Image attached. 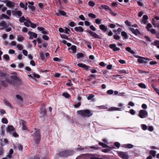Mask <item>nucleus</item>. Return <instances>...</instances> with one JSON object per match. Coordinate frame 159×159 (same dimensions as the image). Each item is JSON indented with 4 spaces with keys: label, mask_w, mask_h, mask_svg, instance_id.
Segmentation results:
<instances>
[{
    "label": "nucleus",
    "mask_w": 159,
    "mask_h": 159,
    "mask_svg": "<svg viewBox=\"0 0 159 159\" xmlns=\"http://www.w3.org/2000/svg\"><path fill=\"white\" fill-rule=\"evenodd\" d=\"M77 112L82 116L87 117L92 116L93 114L92 111L88 109L78 111Z\"/></svg>",
    "instance_id": "obj_1"
},
{
    "label": "nucleus",
    "mask_w": 159,
    "mask_h": 159,
    "mask_svg": "<svg viewBox=\"0 0 159 159\" xmlns=\"http://www.w3.org/2000/svg\"><path fill=\"white\" fill-rule=\"evenodd\" d=\"M13 74L14 75L11 76L9 78L7 77L6 78V81L9 84H14V82L18 81L19 80L16 73H13Z\"/></svg>",
    "instance_id": "obj_2"
},
{
    "label": "nucleus",
    "mask_w": 159,
    "mask_h": 159,
    "mask_svg": "<svg viewBox=\"0 0 159 159\" xmlns=\"http://www.w3.org/2000/svg\"><path fill=\"white\" fill-rule=\"evenodd\" d=\"M34 142L38 144L40 140V131L39 130H37L33 135Z\"/></svg>",
    "instance_id": "obj_3"
},
{
    "label": "nucleus",
    "mask_w": 159,
    "mask_h": 159,
    "mask_svg": "<svg viewBox=\"0 0 159 159\" xmlns=\"http://www.w3.org/2000/svg\"><path fill=\"white\" fill-rule=\"evenodd\" d=\"M73 152L71 150H65L61 152L59 155L62 157H66L73 154Z\"/></svg>",
    "instance_id": "obj_4"
},
{
    "label": "nucleus",
    "mask_w": 159,
    "mask_h": 159,
    "mask_svg": "<svg viewBox=\"0 0 159 159\" xmlns=\"http://www.w3.org/2000/svg\"><path fill=\"white\" fill-rule=\"evenodd\" d=\"M147 111L144 110H140L139 113V116L141 118H144L148 116Z\"/></svg>",
    "instance_id": "obj_5"
},
{
    "label": "nucleus",
    "mask_w": 159,
    "mask_h": 159,
    "mask_svg": "<svg viewBox=\"0 0 159 159\" xmlns=\"http://www.w3.org/2000/svg\"><path fill=\"white\" fill-rule=\"evenodd\" d=\"M0 1L6 4V6L9 7H13L15 5V3L11 2L9 0H1Z\"/></svg>",
    "instance_id": "obj_6"
},
{
    "label": "nucleus",
    "mask_w": 159,
    "mask_h": 159,
    "mask_svg": "<svg viewBox=\"0 0 159 159\" xmlns=\"http://www.w3.org/2000/svg\"><path fill=\"white\" fill-rule=\"evenodd\" d=\"M149 60L147 58L142 57H139L137 59L139 63H146Z\"/></svg>",
    "instance_id": "obj_7"
},
{
    "label": "nucleus",
    "mask_w": 159,
    "mask_h": 159,
    "mask_svg": "<svg viewBox=\"0 0 159 159\" xmlns=\"http://www.w3.org/2000/svg\"><path fill=\"white\" fill-rule=\"evenodd\" d=\"M118 156L123 159H128V156L127 152H119L118 153Z\"/></svg>",
    "instance_id": "obj_8"
},
{
    "label": "nucleus",
    "mask_w": 159,
    "mask_h": 159,
    "mask_svg": "<svg viewBox=\"0 0 159 159\" xmlns=\"http://www.w3.org/2000/svg\"><path fill=\"white\" fill-rule=\"evenodd\" d=\"M152 25L150 23L148 24L146 27V28L148 31L151 32L152 34H155L156 30L154 29H152Z\"/></svg>",
    "instance_id": "obj_9"
},
{
    "label": "nucleus",
    "mask_w": 159,
    "mask_h": 159,
    "mask_svg": "<svg viewBox=\"0 0 159 159\" xmlns=\"http://www.w3.org/2000/svg\"><path fill=\"white\" fill-rule=\"evenodd\" d=\"M30 35V39H33L34 38H37V35L36 33L31 31H29L28 33Z\"/></svg>",
    "instance_id": "obj_10"
},
{
    "label": "nucleus",
    "mask_w": 159,
    "mask_h": 159,
    "mask_svg": "<svg viewBox=\"0 0 159 159\" xmlns=\"http://www.w3.org/2000/svg\"><path fill=\"white\" fill-rule=\"evenodd\" d=\"M87 32L90 34L91 35L95 38L100 39L99 36L91 30L87 31Z\"/></svg>",
    "instance_id": "obj_11"
},
{
    "label": "nucleus",
    "mask_w": 159,
    "mask_h": 159,
    "mask_svg": "<svg viewBox=\"0 0 159 159\" xmlns=\"http://www.w3.org/2000/svg\"><path fill=\"white\" fill-rule=\"evenodd\" d=\"M7 27L6 22L3 21L0 23V30H3Z\"/></svg>",
    "instance_id": "obj_12"
},
{
    "label": "nucleus",
    "mask_w": 159,
    "mask_h": 159,
    "mask_svg": "<svg viewBox=\"0 0 159 159\" xmlns=\"http://www.w3.org/2000/svg\"><path fill=\"white\" fill-rule=\"evenodd\" d=\"M109 47L113 49L114 51H118L120 50L119 48L116 47L115 44H111L109 46Z\"/></svg>",
    "instance_id": "obj_13"
},
{
    "label": "nucleus",
    "mask_w": 159,
    "mask_h": 159,
    "mask_svg": "<svg viewBox=\"0 0 159 159\" xmlns=\"http://www.w3.org/2000/svg\"><path fill=\"white\" fill-rule=\"evenodd\" d=\"M28 76L33 79L35 78H39L40 77L39 75L36 74L35 72L32 73L31 74L28 75Z\"/></svg>",
    "instance_id": "obj_14"
},
{
    "label": "nucleus",
    "mask_w": 159,
    "mask_h": 159,
    "mask_svg": "<svg viewBox=\"0 0 159 159\" xmlns=\"http://www.w3.org/2000/svg\"><path fill=\"white\" fill-rule=\"evenodd\" d=\"M28 3L29 4V5L28 6V7L32 11H34L35 10V7L33 6L34 4V2H28Z\"/></svg>",
    "instance_id": "obj_15"
},
{
    "label": "nucleus",
    "mask_w": 159,
    "mask_h": 159,
    "mask_svg": "<svg viewBox=\"0 0 159 159\" xmlns=\"http://www.w3.org/2000/svg\"><path fill=\"white\" fill-rule=\"evenodd\" d=\"M129 29L134 34L136 35L139 33V30L137 29L135 30L133 28L130 27L129 28Z\"/></svg>",
    "instance_id": "obj_16"
},
{
    "label": "nucleus",
    "mask_w": 159,
    "mask_h": 159,
    "mask_svg": "<svg viewBox=\"0 0 159 159\" xmlns=\"http://www.w3.org/2000/svg\"><path fill=\"white\" fill-rule=\"evenodd\" d=\"M8 140L6 139H1L0 140V144L2 146H4L7 144L8 143Z\"/></svg>",
    "instance_id": "obj_17"
},
{
    "label": "nucleus",
    "mask_w": 159,
    "mask_h": 159,
    "mask_svg": "<svg viewBox=\"0 0 159 159\" xmlns=\"http://www.w3.org/2000/svg\"><path fill=\"white\" fill-rule=\"evenodd\" d=\"M14 129H15L12 125H8L7 129V131L8 132H11L14 131Z\"/></svg>",
    "instance_id": "obj_18"
},
{
    "label": "nucleus",
    "mask_w": 159,
    "mask_h": 159,
    "mask_svg": "<svg viewBox=\"0 0 159 159\" xmlns=\"http://www.w3.org/2000/svg\"><path fill=\"white\" fill-rule=\"evenodd\" d=\"M38 30L39 31H41L42 33L44 34H47L48 32L45 30V29L42 27H38Z\"/></svg>",
    "instance_id": "obj_19"
},
{
    "label": "nucleus",
    "mask_w": 159,
    "mask_h": 159,
    "mask_svg": "<svg viewBox=\"0 0 159 159\" xmlns=\"http://www.w3.org/2000/svg\"><path fill=\"white\" fill-rule=\"evenodd\" d=\"M74 29L77 32H82L84 30V29L81 26L76 27L74 28Z\"/></svg>",
    "instance_id": "obj_20"
},
{
    "label": "nucleus",
    "mask_w": 159,
    "mask_h": 159,
    "mask_svg": "<svg viewBox=\"0 0 159 159\" xmlns=\"http://www.w3.org/2000/svg\"><path fill=\"white\" fill-rule=\"evenodd\" d=\"M99 9H104L105 10H111V8H110L108 6L105 5H102L99 7Z\"/></svg>",
    "instance_id": "obj_21"
},
{
    "label": "nucleus",
    "mask_w": 159,
    "mask_h": 159,
    "mask_svg": "<svg viewBox=\"0 0 159 159\" xmlns=\"http://www.w3.org/2000/svg\"><path fill=\"white\" fill-rule=\"evenodd\" d=\"M4 103L6 106H8L10 108L12 107L11 104L7 100H4Z\"/></svg>",
    "instance_id": "obj_22"
},
{
    "label": "nucleus",
    "mask_w": 159,
    "mask_h": 159,
    "mask_svg": "<svg viewBox=\"0 0 159 159\" xmlns=\"http://www.w3.org/2000/svg\"><path fill=\"white\" fill-rule=\"evenodd\" d=\"M100 29L104 32H106L107 30V28L104 25H99Z\"/></svg>",
    "instance_id": "obj_23"
},
{
    "label": "nucleus",
    "mask_w": 159,
    "mask_h": 159,
    "mask_svg": "<svg viewBox=\"0 0 159 159\" xmlns=\"http://www.w3.org/2000/svg\"><path fill=\"white\" fill-rule=\"evenodd\" d=\"M56 14L58 16L59 15V14L61 15L65 16L66 15V13L63 11H61L60 10H59V12L58 13H56Z\"/></svg>",
    "instance_id": "obj_24"
},
{
    "label": "nucleus",
    "mask_w": 159,
    "mask_h": 159,
    "mask_svg": "<svg viewBox=\"0 0 159 159\" xmlns=\"http://www.w3.org/2000/svg\"><path fill=\"white\" fill-rule=\"evenodd\" d=\"M71 49L73 51V53H75L76 52V47L75 45H72L71 47L69 48L68 50Z\"/></svg>",
    "instance_id": "obj_25"
},
{
    "label": "nucleus",
    "mask_w": 159,
    "mask_h": 159,
    "mask_svg": "<svg viewBox=\"0 0 159 159\" xmlns=\"http://www.w3.org/2000/svg\"><path fill=\"white\" fill-rule=\"evenodd\" d=\"M20 122H21L22 125V128L23 130H26L27 129V128L26 126L25 125L26 122L23 120H21Z\"/></svg>",
    "instance_id": "obj_26"
},
{
    "label": "nucleus",
    "mask_w": 159,
    "mask_h": 159,
    "mask_svg": "<svg viewBox=\"0 0 159 159\" xmlns=\"http://www.w3.org/2000/svg\"><path fill=\"white\" fill-rule=\"evenodd\" d=\"M123 147L125 148H131L134 147V146L133 145L130 144H124L123 145Z\"/></svg>",
    "instance_id": "obj_27"
},
{
    "label": "nucleus",
    "mask_w": 159,
    "mask_h": 159,
    "mask_svg": "<svg viewBox=\"0 0 159 159\" xmlns=\"http://www.w3.org/2000/svg\"><path fill=\"white\" fill-rule=\"evenodd\" d=\"M120 108H118L116 107H111L108 109V110L110 111H120Z\"/></svg>",
    "instance_id": "obj_28"
},
{
    "label": "nucleus",
    "mask_w": 159,
    "mask_h": 159,
    "mask_svg": "<svg viewBox=\"0 0 159 159\" xmlns=\"http://www.w3.org/2000/svg\"><path fill=\"white\" fill-rule=\"evenodd\" d=\"M125 49L126 51L131 53V54H134L135 53L134 51L132 50L131 48L129 47H126L125 48Z\"/></svg>",
    "instance_id": "obj_29"
},
{
    "label": "nucleus",
    "mask_w": 159,
    "mask_h": 159,
    "mask_svg": "<svg viewBox=\"0 0 159 159\" xmlns=\"http://www.w3.org/2000/svg\"><path fill=\"white\" fill-rule=\"evenodd\" d=\"M31 23V22L29 20H27V21H25V22H24V25L28 27H29L30 25V24Z\"/></svg>",
    "instance_id": "obj_30"
},
{
    "label": "nucleus",
    "mask_w": 159,
    "mask_h": 159,
    "mask_svg": "<svg viewBox=\"0 0 159 159\" xmlns=\"http://www.w3.org/2000/svg\"><path fill=\"white\" fill-rule=\"evenodd\" d=\"M152 44L157 46L158 48H159V41L156 40L151 43Z\"/></svg>",
    "instance_id": "obj_31"
},
{
    "label": "nucleus",
    "mask_w": 159,
    "mask_h": 159,
    "mask_svg": "<svg viewBox=\"0 0 159 159\" xmlns=\"http://www.w3.org/2000/svg\"><path fill=\"white\" fill-rule=\"evenodd\" d=\"M121 35L124 37L125 39H127L128 38V35L126 32L124 31L121 32Z\"/></svg>",
    "instance_id": "obj_32"
},
{
    "label": "nucleus",
    "mask_w": 159,
    "mask_h": 159,
    "mask_svg": "<svg viewBox=\"0 0 159 159\" xmlns=\"http://www.w3.org/2000/svg\"><path fill=\"white\" fill-rule=\"evenodd\" d=\"M7 77V74L5 72L0 70V77Z\"/></svg>",
    "instance_id": "obj_33"
},
{
    "label": "nucleus",
    "mask_w": 159,
    "mask_h": 159,
    "mask_svg": "<svg viewBox=\"0 0 159 159\" xmlns=\"http://www.w3.org/2000/svg\"><path fill=\"white\" fill-rule=\"evenodd\" d=\"M84 55L83 53H78L77 54V59H79L80 58L83 57Z\"/></svg>",
    "instance_id": "obj_34"
},
{
    "label": "nucleus",
    "mask_w": 159,
    "mask_h": 159,
    "mask_svg": "<svg viewBox=\"0 0 159 159\" xmlns=\"http://www.w3.org/2000/svg\"><path fill=\"white\" fill-rule=\"evenodd\" d=\"M62 95L63 96L66 98H68L70 96V95L67 92H64L62 93Z\"/></svg>",
    "instance_id": "obj_35"
},
{
    "label": "nucleus",
    "mask_w": 159,
    "mask_h": 159,
    "mask_svg": "<svg viewBox=\"0 0 159 159\" xmlns=\"http://www.w3.org/2000/svg\"><path fill=\"white\" fill-rule=\"evenodd\" d=\"M88 4L90 7H93L95 6V4L93 1H90L89 2Z\"/></svg>",
    "instance_id": "obj_36"
},
{
    "label": "nucleus",
    "mask_w": 159,
    "mask_h": 159,
    "mask_svg": "<svg viewBox=\"0 0 159 159\" xmlns=\"http://www.w3.org/2000/svg\"><path fill=\"white\" fill-rule=\"evenodd\" d=\"M25 21H27V19H26L24 16H22L20 17L19 19V21L21 23L23 22H24Z\"/></svg>",
    "instance_id": "obj_37"
},
{
    "label": "nucleus",
    "mask_w": 159,
    "mask_h": 159,
    "mask_svg": "<svg viewBox=\"0 0 159 159\" xmlns=\"http://www.w3.org/2000/svg\"><path fill=\"white\" fill-rule=\"evenodd\" d=\"M99 144L100 145L102 146L103 148H108V145H106V144L102 142H100L99 143Z\"/></svg>",
    "instance_id": "obj_38"
},
{
    "label": "nucleus",
    "mask_w": 159,
    "mask_h": 159,
    "mask_svg": "<svg viewBox=\"0 0 159 159\" xmlns=\"http://www.w3.org/2000/svg\"><path fill=\"white\" fill-rule=\"evenodd\" d=\"M150 155L154 157L156 156V152L154 150H151L149 152Z\"/></svg>",
    "instance_id": "obj_39"
},
{
    "label": "nucleus",
    "mask_w": 159,
    "mask_h": 159,
    "mask_svg": "<svg viewBox=\"0 0 159 159\" xmlns=\"http://www.w3.org/2000/svg\"><path fill=\"white\" fill-rule=\"evenodd\" d=\"M88 16L92 18H96L97 16L95 14H93V13H89L88 14Z\"/></svg>",
    "instance_id": "obj_40"
},
{
    "label": "nucleus",
    "mask_w": 159,
    "mask_h": 159,
    "mask_svg": "<svg viewBox=\"0 0 159 159\" xmlns=\"http://www.w3.org/2000/svg\"><path fill=\"white\" fill-rule=\"evenodd\" d=\"M102 20L99 19H96L95 22L97 24H100L102 23Z\"/></svg>",
    "instance_id": "obj_41"
},
{
    "label": "nucleus",
    "mask_w": 159,
    "mask_h": 159,
    "mask_svg": "<svg viewBox=\"0 0 159 159\" xmlns=\"http://www.w3.org/2000/svg\"><path fill=\"white\" fill-rule=\"evenodd\" d=\"M138 86L140 88L145 89L146 88V86L145 84L143 83H140L138 84Z\"/></svg>",
    "instance_id": "obj_42"
},
{
    "label": "nucleus",
    "mask_w": 159,
    "mask_h": 159,
    "mask_svg": "<svg viewBox=\"0 0 159 159\" xmlns=\"http://www.w3.org/2000/svg\"><path fill=\"white\" fill-rule=\"evenodd\" d=\"M90 66H87L86 65H85L83 67V68H84V70H85L86 71H89V70H90Z\"/></svg>",
    "instance_id": "obj_43"
},
{
    "label": "nucleus",
    "mask_w": 159,
    "mask_h": 159,
    "mask_svg": "<svg viewBox=\"0 0 159 159\" xmlns=\"http://www.w3.org/2000/svg\"><path fill=\"white\" fill-rule=\"evenodd\" d=\"M141 126L142 129L144 130H146L148 128L147 126L146 125L144 124H142L141 125Z\"/></svg>",
    "instance_id": "obj_44"
},
{
    "label": "nucleus",
    "mask_w": 159,
    "mask_h": 159,
    "mask_svg": "<svg viewBox=\"0 0 159 159\" xmlns=\"http://www.w3.org/2000/svg\"><path fill=\"white\" fill-rule=\"evenodd\" d=\"M17 48L19 50H21L23 49V47L22 45L18 44L16 45Z\"/></svg>",
    "instance_id": "obj_45"
},
{
    "label": "nucleus",
    "mask_w": 159,
    "mask_h": 159,
    "mask_svg": "<svg viewBox=\"0 0 159 159\" xmlns=\"http://www.w3.org/2000/svg\"><path fill=\"white\" fill-rule=\"evenodd\" d=\"M2 122L4 124H7L8 123V120L6 118H3L2 120Z\"/></svg>",
    "instance_id": "obj_46"
},
{
    "label": "nucleus",
    "mask_w": 159,
    "mask_h": 159,
    "mask_svg": "<svg viewBox=\"0 0 159 159\" xmlns=\"http://www.w3.org/2000/svg\"><path fill=\"white\" fill-rule=\"evenodd\" d=\"M16 98L19 100L20 101H23V98L20 95H17L16 96Z\"/></svg>",
    "instance_id": "obj_47"
},
{
    "label": "nucleus",
    "mask_w": 159,
    "mask_h": 159,
    "mask_svg": "<svg viewBox=\"0 0 159 159\" xmlns=\"http://www.w3.org/2000/svg\"><path fill=\"white\" fill-rule=\"evenodd\" d=\"M152 24L155 27H157L159 29V23H153Z\"/></svg>",
    "instance_id": "obj_48"
},
{
    "label": "nucleus",
    "mask_w": 159,
    "mask_h": 159,
    "mask_svg": "<svg viewBox=\"0 0 159 159\" xmlns=\"http://www.w3.org/2000/svg\"><path fill=\"white\" fill-rule=\"evenodd\" d=\"M2 18H4L7 19H10L9 17L5 14H2Z\"/></svg>",
    "instance_id": "obj_49"
},
{
    "label": "nucleus",
    "mask_w": 159,
    "mask_h": 159,
    "mask_svg": "<svg viewBox=\"0 0 159 159\" xmlns=\"http://www.w3.org/2000/svg\"><path fill=\"white\" fill-rule=\"evenodd\" d=\"M16 14L19 16H20L22 15V13L20 11H16Z\"/></svg>",
    "instance_id": "obj_50"
},
{
    "label": "nucleus",
    "mask_w": 159,
    "mask_h": 159,
    "mask_svg": "<svg viewBox=\"0 0 159 159\" xmlns=\"http://www.w3.org/2000/svg\"><path fill=\"white\" fill-rule=\"evenodd\" d=\"M80 105L81 102H79L77 104H75L74 107L75 108H78L80 106Z\"/></svg>",
    "instance_id": "obj_51"
},
{
    "label": "nucleus",
    "mask_w": 159,
    "mask_h": 159,
    "mask_svg": "<svg viewBox=\"0 0 159 159\" xmlns=\"http://www.w3.org/2000/svg\"><path fill=\"white\" fill-rule=\"evenodd\" d=\"M125 23L127 26H131L132 25L131 23L127 20L125 21Z\"/></svg>",
    "instance_id": "obj_52"
},
{
    "label": "nucleus",
    "mask_w": 159,
    "mask_h": 159,
    "mask_svg": "<svg viewBox=\"0 0 159 159\" xmlns=\"http://www.w3.org/2000/svg\"><path fill=\"white\" fill-rule=\"evenodd\" d=\"M98 107L100 109H107V107L103 105V106H98Z\"/></svg>",
    "instance_id": "obj_53"
},
{
    "label": "nucleus",
    "mask_w": 159,
    "mask_h": 159,
    "mask_svg": "<svg viewBox=\"0 0 159 159\" xmlns=\"http://www.w3.org/2000/svg\"><path fill=\"white\" fill-rule=\"evenodd\" d=\"M40 56L42 60H43L44 58V54L42 52H40Z\"/></svg>",
    "instance_id": "obj_54"
},
{
    "label": "nucleus",
    "mask_w": 159,
    "mask_h": 159,
    "mask_svg": "<svg viewBox=\"0 0 159 159\" xmlns=\"http://www.w3.org/2000/svg\"><path fill=\"white\" fill-rule=\"evenodd\" d=\"M71 27H74L76 25L75 24L73 21H71L69 24Z\"/></svg>",
    "instance_id": "obj_55"
},
{
    "label": "nucleus",
    "mask_w": 159,
    "mask_h": 159,
    "mask_svg": "<svg viewBox=\"0 0 159 159\" xmlns=\"http://www.w3.org/2000/svg\"><path fill=\"white\" fill-rule=\"evenodd\" d=\"M3 57L5 59H6L7 61L9 60V57L8 55L7 54L4 55L3 56Z\"/></svg>",
    "instance_id": "obj_56"
},
{
    "label": "nucleus",
    "mask_w": 159,
    "mask_h": 159,
    "mask_svg": "<svg viewBox=\"0 0 159 159\" xmlns=\"http://www.w3.org/2000/svg\"><path fill=\"white\" fill-rule=\"evenodd\" d=\"M18 148L19 150L22 151L23 149L22 146L20 144H18Z\"/></svg>",
    "instance_id": "obj_57"
},
{
    "label": "nucleus",
    "mask_w": 159,
    "mask_h": 159,
    "mask_svg": "<svg viewBox=\"0 0 159 159\" xmlns=\"http://www.w3.org/2000/svg\"><path fill=\"white\" fill-rule=\"evenodd\" d=\"M107 93L108 94H112L113 93V91L112 90H109L107 91Z\"/></svg>",
    "instance_id": "obj_58"
},
{
    "label": "nucleus",
    "mask_w": 159,
    "mask_h": 159,
    "mask_svg": "<svg viewBox=\"0 0 159 159\" xmlns=\"http://www.w3.org/2000/svg\"><path fill=\"white\" fill-rule=\"evenodd\" d=\"M94 96L93 95H90L87 97V99L88 100H90L92 99L94 97Z\"/></svg>",
    "instance_id": "obj_59"
},
{
    "label": "nucleus",
    "mask_w": 159,
    "mask_h": 159,
    "mask_svg": "<svg viewBox=\"0 0 159 159\" xmlns=\"http://www.w3.org/2000/svg\"><path fill=\"white\" fill-rule=\"evenodd\" d=\"M10 44L12 46H15L16 45V43L15 41H12L11 42Z\"/></svg>",
    "instance_id": "obj_60"
},
{
    "label": "nucleus",
    "mask_w": 159,
    "mask_h": 159,
    "mask_svg": "<svg viewBox=\"0 0 159 159\" xmlns=\"http://www.w3.org/2000/svg\"><path fill=\"white\" fill-rule=\"evenodd\" d=\"M19 42H22L23 40V38L22 37H18L17 39Z\"/></svg>",
    "instance_id": "obj_61"
},
{
    "label": "nucleus",
    "mask_w": 159,
    "mask_h": 159,
    "mask_svg": "<svg viewBox=\"0 0 159 159\" xmlns=\"http://www.w3.org/2000/svg\"><path fill=\"white\" fill-rule=\"evenodd\" d=\"M43 38L44 39L46 40H48L49 39L48 36L46 35H43Z\"/></svg>",
    "instance_id": "obj_62"
},
{
    "label": "nucleus",
    "mask_w": 159,
    "mask_h": 159,
    "mask_svg": "<svg viewBox=\"0 0 159 159\" xmlns=\"http://www.w3.org/2000/svg\"><path fill=\"white\" fill-rule=\"evenodd\" d=\"M22 53L25 56H27L28 52L27 50L24 49L23 50H22Z\"/></svg>",
    "instance_id": "obj_63"
},
{
    "label": "nucleus",
    "mask_w": 159,
    "mask_h": 159,
    "mask_svg": "<svg viewBox=\"0 0 159 159\" xmlns=\"http://www.w3.org/2000/svg\"><path fill=\"white\" fill-rule=\"evenodd\" d=\"M30 26L33 28H34L36 27V25L35 24L32 23L31 22L30 24Z\"/></svg>",
    "instance_id": "obj_64"
}]
</instances>
